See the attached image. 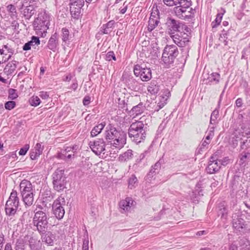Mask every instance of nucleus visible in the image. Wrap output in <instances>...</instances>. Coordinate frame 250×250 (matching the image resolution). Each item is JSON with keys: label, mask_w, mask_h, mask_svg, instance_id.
<instances>
[{"label": "nucleus", "mask_w": 250, "mask_h": 250, "mask_svg": "<svg viewBox=\"0 0 250 250\" xmlns=\"http://www.w3.org/2000/svg\"><path fill=\"white\" fill-rule=\"evenodd\" d=\"M156 170L154 169L152 167H151V169L150 170L148 175L146 177V179L150 181L151 179L157 173L159 172V171H156Z\"/></svg>", "instance_id": "56"}, {"label": "nucleus", "mask_w": 250, "mask_h": 250, "mask_svg": "<svg viewBox=\"0 0 250 250\" xmlns=\"http://www.w3.org/2000/svg\"><path fill=\"white\" fill-rule=\"evenodd\" d=\"M162 162L163 160L160 159L157 162H156L154 165L152 166V167L154 169L156 170V171H159Z\"/></svg>", "instance_id": "59"}, {"label": "nucleus", "mask_w": 250, "mask_h": 250, "mask_svg": "<svg viewBox=\"0 0 250 250\" xmlns=\"http://www.w3.org/2000/svg\"><path fill=\"white\" fill-rule=\"evenodd\" d=\"M166 25L170 37L172 34H175V32H179L181 30L189 32V28L185 24L171 18H167Z\"/></svg>", "instance_id": "8"}, {"label": "nucleus", "mask_w": 250, "mask_h": 250, "mask_svg": "<svg viewBox=\"0 0 250 250\" xmlns=\"http://www.w3.org/2000/svg\"><path fill=\"white\" fill-rule=\"evenodd\" d=\"M220 75L217 72H213L208 75L207 79H204V82L207 84H217L219 83L220 80Z\"/></svg>", "instance_id": "20"}, {"label": "nucleus", "mask_w": 250, "mask_h": 250, "mask_svg": "<svg viewBox=\"0 0 250 250\" xmlns=\"http://www.w3.org/2000/svg\"><path fill=\"white\" fill-rule=\"evenodd\" d=\"M147 90L151 94H155L159 91V87L154 83H151L148 86Z\"/></svg>", "instance_id": "43"}, {"label": "nucleus", "mask_w": 250, "mask_h": 250, "mask_svg": "<svg viewBox=\"0 0 250 250\" xmlns=\"http://www.w3.org/2000/svg\"><path fill=\"white\" fill-rule=\"evenodd\" d=\"M18 97L16 90L14 89H10L9 90V98L12 100H14Z\"/></svg>", "instance_id": "53"}, {"label": "nucleus", "mask_w": 250, "mask_h": 250, "mask_svg": "<svg viewBox=\"0 0 250 250\" xmlns=\"http://www.w3.org/2000/svg\"><path fill=\"white\" fill-rule=\"evenodd\" d=\"M132 151L130 149L127 150L126 151L121 154L119 157V161L121 162H125L132 158Z\"/></svg>", "instance_id": "37"}, {"label": "nucleus", "mask_w": 250, "mask_h": 250, "mask_svg": "<svg viewBox=\"0 0 250 250\" xmlns=\"http://www.w3.org/2000/svg\"><path fill=\"white\" fill-rule=\"evenodd\" d=\"M22 200L24 203V205L26 207H30L31 206L34 202V196H28L25 197V198H22Z\"/></svg>", "instance_id": "49"}, {"label": "nucleus", "mask_w": 250, "mask_h": 250, "mask_svg": "<svg viewBox=\"0 0 250 250\" xmlns=\"http://www.w3.org/2000/svg\"><path fill=\"white\" fill-rule=\"evenodd\" d=\"M48 220V217L45 212L42 211H38L35 212L33 217V224L42 221Z\"/></svg>", "instance_id": "27"}, {"label": "nucleus", "mask_w": 250, "mask_h": 250, "mask_svg": "<svg viewBox=\"0 0 250 250\" xmlns=\"http://www.w3.org/2000/svg\"><path fill=\"white\" fill-rule=\"evenodd\" d=\"M79 147L77 145H74L72 146H66L64 149L61 153H69L71 152L72 153H77V151Z\"/></svg>", "instance_id": "44"}, {"label": "nucleus", "mask_w": 250, "mask_h": 250, "mask_svg": "<svg viewBox=\"0 0 250 250\" xmlns=\"http://www.w3.org/2000/svg\"><path fill=\"white\" fill-rule=\"evenodd\" d=\"M105 60L107 61H111L112 60H116L115 54L113 51H109L107 53L105 56Z\"/></svg>", "instance_id": "51"}, {"label": "nucleus", "mask_w": 250, "mask_h": 250, "mask_svg": "<svg viewBox=\"0 0 250 250\" xmlns=\"http://www.w3.org/2000/svg\"><path fill=\"white\" fill-rule=\"evenodd\" d=\"M59 45V35L55 33L49 39L47 46L49 49L55 52L58 49Z\"/></svg>", "instance_id": "18"}, {"label": "nucleus", "mask_w": 250, "mask_h": 250, "mask_svg": "<svg viewBox=\"0 0 250 250\" xmlns=\"http://www.w3.org/2000/svg\"><path fill=\"white\" fill-rule=\"evenodd\" d=\"M88 244H89L88 240L84 239L83 241L82 250H89Z\"/></svg>", "instance_id": "62"}, {"label": "nucleus", "mask_w": 250, "mask_h": 250, "mask_svg": "<svg viewBox=\"0 0 250 250\" xmlns=\"http://www.w3.org/2000/svg\"><path fill=\"white\" fill-rule=\"evenodd\" d=\"M201 184L198 183L195 187V190L192 192V194L191 196V200L194 203H197L198 202L199 197L203 195V190L200 189Z\"/></svg>", "instance_id": "26"}, {"label": "nucleus", "mask_w": 250, "mask_h": 250, "mask_svg": "<svg viewBox=\"0 0 250 250\" xmlns=\"http://www.w3.org/2000/svg\"><path fill=\"white\" fill-rule=\"evenodd\" d=\"M145 109V107L144 106L143 103H141L139 104L138 105L134 106L131 110L132 114L133 115H135V116H137L138 115L141 114L142 113L144 112Z\"/></svg>", "instance_id": "36"}, {"label": "nucleus", "mask_w": 250, "mask_h": 250, "mask_svg": "<svg viewBox=\"0 0 250 250\" xmlns=\"http://www.w3.org/2000/svg\"><path fill=\"white\" fill-rule=\"evenodd\" d=\"M237 138H240L241 146L242 149H245L250 146V133L243 132L241 134V137H237Z\"/></svg>", "instance_id": "25"}, {"label": "nucleus", "mask_w": 250, "mask_h": 250, "mask_svg": "<svg viewBox=\"0 0 250 250\" xmlns=\"http://www.w3.org/2000/svg\"><path fill=\"white\" fill-rule=\"evenodd\" d=\"M89 145L93 152L97 155L101 154L108 155V151L105 148V142L103 139H99L94 142H90Z\"/></svg>", "instance_id": "12"}, {"label": "nucleus", "mask_w": 250, "mask_h": 250, "mask_svg": "<svg viewBox=\"0 0 250 250\" xmlns=\"http://www.w3.org/2000/svg\"><path fill=\"white\" fill-rule=\"evenodd\" d=\"M237 137H241V134L240 133H239V135L237 134V132H236L234 134V137H232V145L233 146V147H235L238 145V141H240V138H237Z\"/></svg>", "instance_id": "52"}, {"label": "nucleus", "mask_w": 250, "mask_h": 250, "mask_svg": "<svg viewBox=\"0 0 250 250\" xmlns=\"http://www.w3.org/2000/svg\"><path fill=\"white\" fill-rule=\"evenodd\" d=\"M27 239H28L29 247L31 250H39L40 249V242L35 238L26 236Z\"/></svg>", "instance_id": "28"}, {"label": "nucleus", "mask_w": 250, "mask_h": 250, "mask_svg": "<svg viewBox=\"0 0 250 250\" xmlns=\"http://www.w3.org/2000/svg\"><path fill=\"white\" fill-rule=\"evenodd\" d=\"M250 159V153L247 152H243L241 154L240 158V162L241 164H243L248 160Z\"/></svg>", "instance_id": "50"}, {"label": "nucleus", "mask_w": 250, "mask_h": 250, "mask_svg": "<svg viewBox=\"0 0 250 250\" xmlns=\"http://www.w3.org/2000/svg\"><path fill=\"white\" fill-rule=\"evenodd\" d=\"M218 215L221 216L222 219L226 220L227 218L228 210L224 204H220L218 207Z\"/></svg>", "instance_id": "38"}, {"label": "nucleus", "mask_w": 250, "mask_h": 250, "mask_svg": "<svg viewBox=\"0 0 250 250\" xmlns=\"http://www.w3.org/2000/svg\"><path fill=\"white\" fill-rule=\"evenodd\" d=\"M42 242L48 246H53L55 241L56 240V236L51 231L45 232L42 236Z\"/></svg>", "instance_id": "19"}, {"label": "nucleus", "mask_w": 250, "mask_h": 250, "mask_svg": "<svg viewBox=\"0 0 250 250\" xmlns=\"http://www.w3.org/2000/svg\"><path fill=\"white\" fill-rule=\"evenodd\" d=\"M6 9L8 12L9 15L13 20L17 19L18 13L15 6L13 4H9L6 6Z\"/></svg>", "instance_id": "35"}, {"label": "nucleus", "mask_w": 250, "mask_h": 250, "mask_svg": "<svg viewBox=\"0 0 250 250\" xmlns=\"http://www.w3.org/2000/svg\"><path fill=\"white\" fill-rule=\"evenodd\" d=\"M34 45L32 43V42L29 41L24 44V45L23 46V50H29L31 49V46Z\"/></svg>", "instance_id": "60"}, {"label": "nucleus", "mask_w": 250, "mask_h": 250, "mask_svg": "<svg viewBox=\"0 0 250 250\" xmlns=\"http://www.w3.org/2000/svg\"><path fill=\"white\" fill-rule=\"evenodd\" d=\"M221 167V161L216 160L214 157H211L208 162V166L207 168V171L210 174H213L217 172Z\"/></svg>", "instance_id": "16"}, {"label": "nucleus", "mask_w": 250, "mask_h": 250, "mask_svg": "<svg viewBox=\"0 0 250 250\" xmlns=\"http://www.w3.org/2000/svg\"><path fill=\"white\" fill-rule=\"evenodd\" d=\"M233 228L237 231H241L246 228V224L245 221L236 214L232 215V221Z\"/></svg>", "instance_id": "15"}, {"label": "nucleus", "mask_w": 250, "mask_h": 250, "mask_svg": "<svg viewBox=\"0 0 250 250\" xmlns=\"http://www.w3.org/2000/svg\"><path fill=\"white\" fill-rule=\"evenodd\" d=\"M29 148V145H26L24 146L20 149L19 154L20 155H24L27 153Z\"/></svg>", "instance_id": "58"}, {"label": "nucleus", "mask_w": 250, "mask_h": 250, "mask_svg": "<svg viewBox=\"0 0 250 250\" xmlns=\"http://www.w3.org/2000/svg\"><path fill=\"white\" fill-rule=\"evenodd\" d=\"M84 4V0H70V11L73 18L79 19L81 13V9Z\"/></svg>", "instance_id": "13"}, {"label": "nucleus", "mask_w": 250, "mask_h": 250, "mask_svg": "<svg viewBox=\"0 0 250 250\" xmlns=\"http://www.w3.org/2000/svg\"><path fill=\"white\" fill-rule=\"evenodd\" d=\"M32 42V43L35 45H39L40 44V41L39 40V38L37 37L33 36L32 37V39L30 41Z\"/></svg>", "instance_id": "61"}, {"label": "nucleus", "mask_w": 250, "mask_h": 250, "mask_svg": "<svg viewBox=\"0 0 250 250\" xmlns=\"http://www.w3.org/2000/svg\"><path fill=\"white\" fill-rule=\"evenodd\" d=\"M65 205V201L64 197L60 195L53 202L52 205V210L53 214L58 219H61L63 218L65 211L64 206Z\"/></svg>", "instance_id": "10"}, {"label": "nucleus", "mask_w": 250, "mask_h": 250, "mask_svg": "<svg viewBox=\"0 0 250 250\" xmlns=\"http://www.w3.org/2000/svg\"><path fill=\"white\" fill-rule=\"evenodd\" d=\"M188 0H163L164 3L168 6H182L183 4L184 5L188 3Z\"/></svg>", "instance_id": "30"}, {"label": "nucleus", "mask_w": 250, "mask_h": 250, "mask_svg": "<svg viewBox=\"0 0 250 250\" xmlns=\"http://www.w3.org/2000/svg\"><path fill=\"white\" fill-rule=\"evenodd\" d=\"M178 54L179 51L176 45H167L163 50L162 61L167 67H169L174 62Z\"/></svg>", "instance_id": "5"}, {"label": "nucleus", "mask_w": 250, "mask_h": 250, "mask_svg": "<svg viewBox=\"0 0 250 250\" xmlns=\"http://www.w3.org/2000/svg\"><path fill=\"white\" fill-rule=\"evenodd\" d=\"M76 153H59L58 154V158L62 159L66 162L70 161L72 159H73L75 157V155Z\"/></svg>", "instance_id": "41"}, {"label": "nucleus", "mask_w": 250, "mask_h": 250, "mask_svg": "<svg viewBox=\"0 0 250 250\" xmlns=\"http://www.w3.org/2000/svg\"><path fill=\"white\" fill-rule=\"evenodd\" d=\"M29 103L32 106H37L41 103V100L39 97L37 96H33L29 99Z\"/></svg>", "instance_id": "47"}, {"label": "nucleus", "mask_w": 250, "mask_h": 250, "mask_svg": "<svg viewBox=\"0 0 250 250\" xmlns=\"http://www.w3.org/2000/svg\"><path fill=\"white\" fill-rule=\"evenodd\" d=\"M143 118L140 121L132 123L128 130L129 137L131 141L136 144H139L144 141L146 135V128L143 122Z\"/></svg>", "instance_id": "2"}, {"label": "nucleus", "mask_w": 250, "mask_h": 250, "mask_svg": "<svg viewBox=\"0 0 250 250\" xmlns=\"http://www.w3.org/2000/svg\"><path fill=\"white\" fill-rule=\"evenodd\" d=\"M210 141H207V140H204L202 143V145L200 147V148H199V150H201L202 151L203 149H204L205 147H207V146L210 143Z\"/></svg>", "instance_id": "63"}, {"label": "nucleus", "mask_w": 250, "mask_h": 250, "mask_svg": "<svg viewBox=\"0 0 250 250\" xmlns=\"http://www.w3.org/2000/svg\"><path fill=\"white\" fill-rule=\"evenodd\" d=\"M19 62L13 60L9 62L3 69V73L7 76H11L15 71Z\"/></svg>", "instance_id": "21"}, {"label": "nucleus", "mask_w": 250, "mask_h": 250, "mask_svg": "<svg viewBox=\"0 0 250 250\" xmlns=\"http://www.w3.org/2000/svg\"><path fill=\"white\" fill-rule=\"evenodd\" d=\"M44 147L42 143H37L31 150L30 157L32 160H36L42 154Z\"/></svg>", "instance_id": "22"}, {"label": "nucleus", "mask_w": 250, "mask_h": 250, "mask_svg": "<svg viewBox=\"0 0 250 250\" xmlns=\"http://www.w3.org/2000/svg\"><path fill=\"white\" fill-rule=\"evenodd\" d=\"M120 129H117L111 124L108 125L106 127L105 132V138L106 140L112 141L120 132Z\"/></svg>", "instance_id": "17"}, {"label": "nucleus", "mask_w": 250, "mask_h": 250, "mask_svg": "<svg viewBox=\"0 0 250 250\" xmlns=\"http://www.w3.org/2000/svg\"><path fill=\"white\" fill-rule=\"evenodd\" d=\"M126 83L128 88L132 90L137 91L139 89V83L133 77H129L126 80Z\"/></svg>", "instance_id": "29"}, {"label": "nucleus", "mask_w": 250, "mask_h": 250, "mask_svg": "<svg viewBox=\"0 0 250 250\" xmlns=\"http://www.w3.org/2000/svg\"><path fill=\"white\" fill-rule=\"evenodd\" d=\"M16 103L14 101H8L5 104V108L8 110H11L15 107Z\"/></svg>", "instance_id": "57"}, {"label": "nucleus", "mask_w": 250, "mask_h": 250, "mask_svg": "<svg viewBox=\"0 0 250 250\" xmlns=\"http://www.w3.org/2000/svg\"><path fill=\"white\" fill-rule=\"evenodd\" d=\"M219 117V110L215 109L212 112L210 116V124L214 125L216 123V120Z\"/></svg>", "instance_id": "46"}, {"label": "nucleus", "mask_w": 250, "mask_h": 250, "mask_svg": "<svg viewBox=\"0 0 250 250\" xmlns=\"http://www.w3.org/2000/svg\"><path fill=\"white\" fill-rule=\"evenodd\" d=\"M25 240L22 238H18L16 242V250H24Z\"/></svg>", "instance_id": "42"}, {"label": "nucleus", "mask_w": 250, "mask_h": 250, "mask_svg": "<svg viewBox=\"0 0 250 250\" xmlns=\"http://www.w3.org/2000/svg\"><path fill=\"white\" fill-rule=\"evenodd\" d=\"M138 183V179L135 175H132L128 179V188L130 189L135 188L137 186Z\"/></svg>", "instance_id": "40"}, {"label": "nucleus", "mask_w": 250, "mask_h": 250, "mask_svg": "<svg viewBox=\"0 0 250 250\" xmlns=\"http://www.w3.org/2000/svg\"><path fill=\"white\" fill-rule=\"evenodd\" d=\"M135 202L130 197H126L125 200L120 201V208L124 211L129 210L132 207H133Z\"/></svg>", "instance_id": "24"}, {"label": "nucleus", "mask_w": 250, "mask_h": 250, "mask_svg": "<svg viewBox=\"0 0 250 250\" xmlns=\"http://www.w3.org/2000/svg\"><path fill=\"white\" fill-rule=\"evenodd\" d=\"M0 49L1 53L2 54L3 56L10 57V58L14 52V49L11 47L10 46L8 45V44L2 45L1 48L0 47Z\"/></svg>", "instance_id": "31"}, {"label": "nucleus", "mask_w": 250, "mask_h": 250, "mask_svg": "<svg viewBox=\"0 0 250 250\" xmlns=\"http://www.w3.org/2000/svg\"><path fill=\"white\" fill-rule=\"evenodd\" d=\"M105 124L104 122L99 124L93 127L91 131V135L92 137H95L100 134L102 130L105 126Z\"/></svg>", "instance_id": "34"}, {"label": "nucleus", "mask_w": 250, "mask_h": 250, "mask_svg": "<svg viewBox=\"0 0 250 250\" xmlns=\"http://www.w3.org/2000/svg\"><path fill=\"white\" fill-rule=\"evenodd\" d=\"M62 39L63 42H66L67 41L69 40V30L65 28H63L62 30Z\"/></svg>", "instance_id": "48"}, {"label": "nucleus", "mask_w": 250, "mask_h": 250, "mask_svg": "<svg viewBox=\"0 0 250 250\" xmlns=\"http://www.w3.org/2000/svg\"><path fill=\"white\" fill-rule=\"evenodd\" d=\"M188 32L185 30H181L174 35L172 34L170 37L173 42L178 46L182 48L186 47L185 49H182V56L181 58V67L184 66L186 59L188 56L189 48L187 47L188 46L190 37Z\"/></svg>", "instance_id": "1"}, {"label": "nucleus", "mask_w": 250, "mask_h": 250, "mask_svg": "<svg viewBox=\"0 0 250 250\" xmlns=\"http://www.w3.org/2000/svg\"><path fill=\"white\" fill-rule=\"evenodd\" d=\"M48 220H46L34 224V225L36 227L39 233H43L46 231L48 228Z\"/></svg>", "instance_id": "32"}, {"label": "nucleus", "mask_w": 250, "mask_h": 250, "mask_svg": "<svg viewBox=\"0 0 250 250\" xmlns=\"http://www.w3.org/2000/svg\"><path fill=\"white\" fill-rule=\"evenodd\" d=\"M39 96L42 99H47L49 97V95L47 92L41 91L40 92Z\"/></svg>", "instance_id": "64"}, {"label": "nucleus", "mask_w": 250, "mask_h": 250, "mask_svg": "<svg viewBox=\"0 0 250 250\" xmlns=\"http://www.w3.org/2000/svg\"><path fill=\"white\" fill-rule=\"evenodd\" d=\"M224 13H218L214 21L211 23V26L213 28H216L221 22Z\"/></svg>", "instance_id": "45"}, {"label": "nucleus", "mask_w": 250, "mask_h": 250, "mask_svg": "<svg viewBox=\"0 0 250 250\" xmlns=\"http://www.w3.org/2000/svg\"><path fill=\"white\" fill-rule=\"evenodd\" d=\"M160 97H161V99H160V102L158 103L159 108L157 109V110L164 107L165 104L167 103V98L164 96H161Z\"/></svg>", "instance_id": "54"}, {"label": "nucleus", "mask_w": 250, "mask_h": 250, "mask_svg": "<svg viewBox=\"0 0 250 250\" xmlns=\"http://www.w3.org/2000/svg\"><path fill=\"white\" fill-rule=\"evenodd\" d=\"M126 134L123 131L120 130V133L112 141H110L111 147L117 149H120L126 144Z\"/></svg>", "instance_id": "14"}, {"label": "nucleus", "mask_w": 250, "mask_h": 250, "mask_svg": "<svg viewBox=\"0 0 250 250\" xmlns=\"http://www.w3.org/2000/svg\"><path fill=\"white\" fill-rule=\"evenodd\" d=\"M156 170L154 169L152 167H151V169L150 170L148 175L146 177V179L150 181L151 179L157 173L159 172V171H156Z\"/></svg>", "instance_id": "55"}, {"label": "nucleus", "mask_w": 250, "mask_h": 250, "mask_svg": "<svg viewBox=\"0 0 250 250\" xmlns=\"http://www.w3.org/2000/svg\"><path fill=\"white\" fill-rule=\"evenodd\" d=\"M53 185L55 190L61 191L66 188L65 177L64 175V170L57 169L53 174Z\"/></svg>", "instance_id": "9"}, {"label": "nucleus", "mask_w": 250, "mask_h": 250, "mask_svg": "<svg viewBox=\"0 0 250 250\" xmlns=\"http://www.w3.org/2000/svg\"><path fill=\"white\" fill-rule=\"evenodd\" d=\"M113 21H110L106 24L103 25L101 27L102 31L104 34H108L111 31L113 25L114 24Z\"/></svg>", "instance_id": "39"}, {"label": "nucleus", "mask_w": 250, "mask_h": 250, "mask_svg": "<svg viewBox=\"0 0 250 250\" xmlns=\"http://www.w3.org/2000/svg\"><path fill=\"white\" fill-rule=\"evenodd\" d=\"M159 22L158 18H156L154 16L151 14L148 21V30L149 31H152L158 25Z\"/></svg>", "instance_id": "33"}, {"label": "nucleus", "mask_w": 250, "mask_h": 250, "mask_svg": "<svg viewBox=\"0 0 250 250\" xmlns=\"http://www.w3.org/2000/svg\"><path fill=\"white\" fill-rule=\"evenodd\" d=\"M50 19V16L45 10L40 9L33 22L34 28L37 34L42 37L45 35L49 28Z\"/></svg>", "instance_id": "3"}, {"label": "nucleus", "mask_w": 250, "mask_h": 250, "mask_svg": "<svg viewBox=\"0 0 250 250\" xmlns=\"http://www.w3.org/2000/svg\"><path fill=\"white\" fill-rule=\"evenodd\" d=\"M133 71L136 77H139L141 80L144 82L150 80L152 77L151 70L150 68L143 67L140 65H135Z\"/></svg>", "instance_id": "11"}, {"label": "nucleus", "mask_w": 250, "mask_h": 250, "mask_svg": "<svg viewBox=\"0 0 250 250\" xmlns=\"http://www.w3.org/2000/svg\"><path fill=\"white\" fill-rule=\"evenodd\" d=\"M20 189L21 194L30 192H34L32 184L30 181L26 180H23L21 182Z\"/></svg>", "instance_id": "23"}, {"label": "nucleus", "mask_w": 250, "mask_h": 250, "mask_svg": "<svg viewBox=\"0 0 250 250\" xmlns=\"http://www.w3.org/2000/svg\"><path fill=\"white\" fill-rule=\"evenodd\" d=\"M188 4H183L182 6H177L174 7V12L175 15L179 19L188 20L192 19L194 17L195 11L190 8L191 5V0H188Z\"/></svg>", "instance_id": "4"}, {"label": "nucleus", "mask_w": 250, "mask_h": 250, "mask_svg": "<svg viewBox=\"0 0 250 250\" xmlns=\"http://www.w3.org/2000/svg\"><path fill=\"white\" fill-rule=\"evenodd\" d=\"M37 3L35 0H23L22 1L19 10L25 19L29 20L34 14Z\"/></svg>", "instance_id": "7"}, {"label": "nucleus", "mask_w": 250, "mask_h": 250, "mask_svg": "<svg viewBox=\"0 0 250 250\" xmlns=\"http://www.w3.org/2000/svg\"><path fill=\"white\" fill-rule=\"evenodd\" d=\"M19 206V198L17 192L12 190L5 205V213L9 216H14Z\"/></svg>", "instance_id": "6"}]
</instances>
